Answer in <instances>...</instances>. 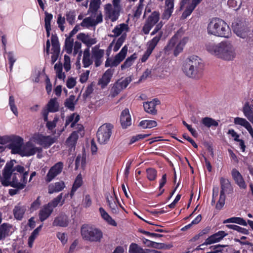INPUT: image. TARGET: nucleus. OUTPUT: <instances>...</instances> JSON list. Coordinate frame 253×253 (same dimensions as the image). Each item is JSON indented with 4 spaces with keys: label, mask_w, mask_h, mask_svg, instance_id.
<instances>
[{
    "label": "nucleus",
    "mask_w": 253,
    "mask_h": 253,
    "mask_svg": "<svg viewBox=\"0 0 253 253\" xmlns=\"http://www.w3.org/2000/svg\"><path fill=\"white\" fill-rule=\"evenodd\" d=\"M76 115L77 114L76 113H73L70 116L67 117L64 126L59 130V135L61 134L65 130L67 126L74 120Z\"/></svg>",
    "instance_id": "bf43d9fd"
},
{
    "label": "nucleus",
    "mask_w": 253,
    "mask_h": 253,
    "mask_svg": "<svg viewBox=\"0 0 253 253\" xmlns=\"http://www.w3.org/2000/svg\"><path fill=\"white\" fill-rule=\"evenodd\" d=\"M107 202L108 203V206L109 208L111 209V211L113 213L117 214L119 213V208L117 205L116 202H117L120 207H121L123 209H124V208L122 206L121 204L119 201V199L116 197V201H114V202H111L108 197L107 198Z\"/></svg>",
    "instance_id": "a19ab883"
},
{
    "label": "nucleus",
    "mask_w": 253,
    "mask_h": 253,
    "mask_svg": "<svg viewBox=\"0 0 253 253\" xmlns=\"http://www.w3.org/2000/svg\"><path fill=\"white\" fill-rule=\"evenodd\" d=\"M207 32L209 35L216 37L229 38L231 35L228 25L219 18H212L208 24Z\"/></svg>",
    "instance_id": "7ed1b4c3"
},
{
    "label": "nucleus",
    "mask_w": 253,
    "mask_h": 253,
    "mask_svg": "<svg viewBox=\"0 0 253 253\" xmlns=\"http://www.w3.org/2000/svg\"><path fill=\"white\" fill-rule=\"evenodd\" d=\"M120 122L123 128H126L131 125V117L127 108H126L122 112L120 116Z\"/></svg>",
    "instance_id": "a211bd4d"
},
{
    "label": "nucleus",
    "mask_w": 253,
    "mask_h": 253,
    "mask_svg": "<svg viewBox=\"0 0 253 253\" xmlns=\"http://www.w3.org/2000/svg\"><path fill=\"white\" fill-rule=\"evenodd\" d=\"M157 123L154 120H143L139 123V126L143 128H151L156 126Z\"/></svg>",
    "instance_id": "a18cd8bd"
},
{
    "label": "nucleus",
    "mask_w": 253,
    "mask_h": 253,
    "mask_svg": "<svg viewBox=\"0 0 253 253\" xmlns=\"http://www.w3.org/2000/svg\"><path fill=\"white\" fill-rule=\"evenodd\" d=\"M227 235L228 234L224 231H219L209 237L205 240V244L206 245H211L213 243L218 242Z\"/></svg>",
    "instance_id": "dca6fc26"
},
{
    "label": "nucleus",
    "mask_w": 253,
    "mask_h": 253,
    "mask_svg": "<svg viewBox=\"0 0 253 253\" xmlns=\"http://www.w3.org/2000/svg\"><path fill=\"white\" fill-rule=\"evenodd\" d=\"M113 126L110 124H105L100 126L97 131L98 142L101 144H106L112 133Z\"/></svg>",
    "instance_id": "39448f33"
},
{
    "label": "nucleus",
    "mask_w": 253,
    "mask_h": 253,
    "mask_svg": "<svg viewBox=\"0 0 253 253\" xmlns=\"http://www.w3.org/2000/svg\"><path fill=\"white\" fill-rule=\"evenodd\" d=\"M114 72V70L110 68L107 69L103 74L102 78L99 80V84L101 85L102 88H104L108 84L113 77Z\"/></svg>",
    "instance_id": "5701e85b"
},
{
    "label": "nucleus",
    "mask_w": 253,
    "mask_h": 253,
    "mask_svg": "<svg viewBox=\"0 0 253 253\" xmlns=\"http://www.w3.org/2000/svg\"><path fill=\"white\" fill-rule=\"evenodd\" d=\"M53 211L45 204L40 211L39 216L41 221L43 222L46 220L52 213Z\"/></svg>",
    "instance_id": "393cba45"
},
{
    "label": "nucleus",
    "mask_w": 253,
    "mask_h": 253,
    "mask_svg": "<svg viewBox=\"0 0 253 253\" xmlns=\"http://www.w3.org/2000/svg\"><path fill=\"white\" fill-rule=\"evenodd\" d=\"M150 135V134H138L135 136H133L130 140L129 143V145H131L135 142L140 140L143 139L146 137H147Z\"/></svg>",
    "instance_id": "052dcab7"
},
{
    "label": "nucleus",
    "mask_w": 253,
    "mask_h": 253,
    "mask_svg": "<svg viewBox=\"0 0 253 253\" xmlns=\"http://www.w3.org/2000/svg\"><path fill=\"white\" fill-rule=\"evenodd\" d=\"M202 123L208 127H210L211 126L216 127L218 126L217 122H216L214 119L209 117L203 118Z\"/></svg>",
    "instance_id": "49530a36"
},
{
    "label": "nucleus",
    "mask_w": 253,
    "mask_h": 253,
    "mask_svg": "<svg viewBox=\"0 0 253 253\" xmlns=\"http://www.w3.org/2000/svg\"><path fill=\"white\" fill-rule=\"evenodd\" d=\"M188 41V37H184L180 41L179 43L176 45L173 54L175 56H177L183 49V47Z\"/></svg>",
    "instance_id": "e433bc0d"
},
{
    "label": "nucleus",
    "mask_w": 253,
    "mask_h": 253,
    "mask_svg": "<svg viewBox=\"0 0 253 253\" xmlns=\"http://www.w3.org/2000/svg\"><path fill=\"white\" fill-rule=\"evenodd\" d=\"M59 120V117L56 115L52 121H48L46 123V127L48 130L52 131L56 126V124Z\"/></svg>",
    "instance_id": "13d9d810"
},
{
    "label": "nucleus",
    "mask_w": 253,
    "mask_h": 253,
    "mask_svg": "<svg viewBox=\"0 0 253 253\" xmlns=\"http://www.w3.org/2000/svg\"><path fill=\"white\" fill-rule=\"evenodd\" d=\"M225 195L220 193L219 199L215 206L217 210H220L223 207L225 204Z\"/></svg>",
    "instance_id": "e2e57ef3"
},
{
    "label": "nucleus",
    "mask_w": 253,
    "mask_h": 253,
    "mask_svg": "<svg viewBox=\"0 0 253 253\" xmlns=\"http://www.w3.org/2000/svg\"><path fill=\"white\" fill-rule=\"evenodd\" d=\"M220 183L221 186L220 194L225 195L226 193H228L232 189L231 184L228 179L224 177H221L220 179Z\"/></svg>",
    "instance_id": "a878e982"
},
{
    "label": "nucleus",
    "mask_w": 253,
    "mask_h": 253,
    "mask_svg": "<svg viewBox=\"0 0 253 253\" xmlns=\"http://www.w3.org/2000/svg\"><path fill=\"white\" fill-rule=\"evenodd\" d=\"M99 211L100 213L101 217L105 220L109 225L113 226H116L117 224L109 214L105 211V210L102 207L99 209Z\"/></svg>",
    "instance_id": "2f4dec72"
},
{
    "label": "nucleus",
    "mask_w": 253,
    "mask_h": 253,
    "mask_svg": "<svg viewBox=\"0 0 253 253\" xmlns=\"http://www.w3.org/2000/svg\"><path fill=\"white\" fill-rule=\"evenodd\" d=\"M26 209L25 206L18 204L15 206L13 212L14 217L19 220H22Z\"/></svg>",
    "instance_id": "cd10ccee"
},
{
    "label": "nucleus",
    "mask_w": 253,
    "mask_h": 253,
    "mask_svg": "<svg viewBox=\"0 0 253 253\" xmlns=\"http://www.w3.org/2000/svg\"><path fill=\"white\" fill-rule=\"evenodd\" d=\"M21 174L17 172H14L11 175L12 180H8L7 186H10L13 188H17L18 189H23L25 187L24 183H21L19 181Z\"/></svg>",
    "instance_id": "4be33fe9"
},
{
    "label": "nucleus",
    "mask_w": 253,
    "mask_h": 253,
    "mask_svg": "<svg viewBox=\"0 0 253 253\" xmlns=\"http://www.w3.org/2000/svg\"><path fill=\"white\" fill-rule=\"evenodd\" d=\"M227 223H234L243 226L247 225L246 220L240 217H232L224 220L223 222L224 224Z\"/></svg>",
    "instance_id": "58836bf2"
},
{
    "label": "nucleus",
    "mask_w": 253,
    "mask_h": 253,
    "mask_svg": "<svg viewBox=\"0 0 253 253\" xmlns=\"http://www.w3.org/2000/svg\"><path fill=\"white\" fill-rule=\"evenodd\" d=\"M77 38L78 40L82 41L86 45L87 48H89L91 45L97 42V40L96 38H91L88 34H85L84 33H79L77 35Z\"/></svg>",
    "instance_id": "aec40b11"
},
{
    "label": "nucleus",
    "mask_w": 253,
    "mask_h": 253,
    "mask_svg": "<svg viewBox=\"0 0 253 253\" xmlns=\"http://www.w3.org/2000/svg\"><path fill=\"white\" fill-rule=\"evenodd\" d=\"M196 6L197 5L191 2V3L187 6L183 12L181 16V19H185L187 17L190 16Z\"/></svg>",
    "instance_id": "79ce46f5"
},
{
    "label": "nucleus",
    "mask_w": 253,
    "mask_h": 253,
    "mask_svg": "<svg viewBox=\"0 0 253 253\" xmlns=\"http://www.w3.org/2000/svg\"><path fill=\"white\" fill-rule=\"evenodd\" d=\"M129 253H154L150 249H143L136 243H131L129 247Z\"/></svg>",
    "instance_id": "b1692460"
},
{
    "label": "nucleus",
    "mask_w": 253,
    "mask_h": 253,
    "mask_svg": "<svg viewBox=\"0 0 253 253\" xmlns=\"http://www.w3.org/2000/svg\"><path fill=\"white\" fill-rule=\"evenodd\" d=\"M136 58L137 55L135 53L132 54L130 56L127 57L125 60V61L124 62V63L122 64L121 69L124 70L126 68L130 67L132 65L134 61L136 59Z\"/></svg>",
    "instance_id": "c03bdc74"
},
{
    "label": "nucleus",
    "mask_w": 253,
    "mask_h": 253,
    "mask_svg": "<svg viewBox=\"0 0 253 253\" xmlns=\"http://www.w3.org/2000/svg\"><path fill=\"white\" fill-rule=\"evenodd\" d=\"M100 44H97L91 49V58L94 62L96 67H99L102 63L104 50L100 49Z\"/></svg>",
    "instance_id": "f8f14e48"
},
{
    "label": "nucleus",
    "mask_w": 253,
    "mask_h": 253,
    "mask_svg": "<svg viewBox=\"0 0 253 253\" xmlns=\"http://www.w3.org/2000/svg\"><path fill=\"white\" fill-rule=\"evenodd\" d=\"M79 135L78 132L73 131L66 140V143L68 146L73 147L75 146L78 140Z\"/></svg>",
    "instance_id": "37998d69"
},
{
    "label": "nucleus",
    "mask_w": 253,
    "mask_h": 253,
    "mask_svg": "<svg viewBox=\"0 0 253 253\" xmlns=\"http://www.w3.org/2000/svg\"><path fill=\"white\" fill-rule=\"evenodd\" d=\"M234 123L235 125H240L246 128L250 124L245 119L240 117L234 118Z\"/></svg>",
    "instance_id": "4d7b16f0"
},
{
    "label": "nucleus",
    "mask_w": 253,
    "mask_h": 253,
    "mask_svg": "<svg viewBox=\"0 0 253 253\" xmlns=\"http://www.w3.org/2000/svg\"><path fill=\"white\" fill-rule=\"evenodd\" d=\"M66 20L67 22L71 25H73L75 23L76 13L74 10L68 11L66 14Z\"/></svg>",
    "instance_id": "680f3d73"
},
{
    "label": "nucleus",
    "mask_w": 253,
    "mask_h": 253,
    "mask_svg": "<svg viewBox=\"0 0 253 253\" xmlns=\"http://www.w3.org/2000/svg\"><path fill=\"white\" fill-rule=\"evenodd\" d=\"M31 140L44 148H49L55 142L54 138L51 136H45L40 133H34L32 137Z\"/></svg>",
    "instance_id": "423d86ee"
},
{
    "label": "nucleus",
    "mask_w": 253,
    "mask_h": 253,
    "mask_svg": "<svg viewBox=\"0 0 253 253\" xmlns=\"http://www.w3.org/2000/svg\"><path fill=\"white\" fill-rule=\"evenodd\" d=\"M160 19V13L154 11L147 18L142 31L145 35H148L152 28L158 23Z\"/></svg>",
    "instance_id": "6e6552de"
},
{
    "label": "nucleus",
    "mask_w": 253,
    "mask_h": 253,
    "mask_svg": "<svg viewBox=\"0 0 253 253\" xmlns=\"http://www.w3.org/2000/svg\"><path fill=\"white\" fill-rule=\"evenodd\" d=\"M123 90L122 87L120 85V80L117 81L111 89V94L112 97H115L118 95Z\"/></svg>",
    "instance_id": "8fccbe9b"
},
{
    "label": "nucleus",
    "mask_w": 253,
    "mask_h": 253,
    "mask_svg": "<svg viewBox=\"0 0 253 253\" xmlns=\"http://www.w3.org/2000/svg\"><path fill=\"white\" fill-rule=\"evenodd\" d=\"M162 1L164 0H158ZM174 10V0H166L165 8L162 14L163 19L168 20L171 16Z\"/></svg>",
    "instance_id": "f3484780"
},
{
    "label": "nucleus",
    "mask_w": 253,
    "mask_h": 253,
    "mask_svg": "<svg viewBox=\"0 0 253 253\" xmlns=\"http://www.w3.org/2000/svg\"><path fill=\"white\" fill-rule=\"evenodd\" d=\"M23 139L19 136L13 135L10 138L8 148L11 149L12 154H21Z\"/></svg>",
    "instance_id": "1a4fd4ad"
},
{
    "label": "nucleus",
    "mask_w": 253,
    "mask_h": 253,
    "mask_svg": "<svg viewBox=\"0 0 253 253\" xmlns=\"http://www.w3.org/2000/svg\"><path fill=\"white\" fill-rule=\"evenodd\" d=\"M68 220L64 216H58L55 218L52 225L53 226L66 227L68 226Z\"/></svg>",
    "instance_id": "72a5a7b5"
},
{
    "label": "nucleus",
    "mask_w": 253,
    "mask_h": 253,
    "mask_svg": "<svg viewBox=\"0 0 253 253\" xmlns=\"http://www.w3.org/2000/svg\"><path fill=\"white\" fill-rule=\"evenodd\" d=\"M83 64L84 68H87L93 63V60L90 57V49L89 48H85L83 53Z\"/></svg>",
    "instance_id": "c756f323"
},
{
    "label": "nucleus",
    "mask_w": 253,
    "mask_h": 253,
    "mask_svg": "<svg viewBox=\"0 0 253 253\" xmlns=\"http://www.w3.org/2000/svg\"><path fill=\"white\" fill-rule=\"evenodd\" d=\"M64 167L62 162H59L51 167L48 170L45 180L47 183L51 182L56 176L61 173Z\"/></svg>",
    "instance_id": "9d476101"
},
{
    "label": "nucleus",
    "mask_w": 253,
    "mask_h": 253,
    "mask_svg": "<svg viewBox=\"0 0 253 253\" xmlns=\"http://www.w3.org/2000/svg\"><path fill=\"white\" fill-rule=\"evenodd\" d=\"M42 151V148L34 147L31 143L28 142L22 149L20 155L22 156L29 157L35 155L37 152L41 153Z\"/></svg>",
    "instance_id": "2eb2a0df"
},
{
    "label": "nucleus",
    "mask_w": 253,
    "mask_h": 253,
    "mask_svg": "<svg viewBox=\"0 0 253 253\" xmlns=\"http://www.w3.org/2000/svg\"><path fill=\"white\" fill-rule=\"evenodd\" d=\"M128 29V25L122 23L119 25L116 26L113 30L112 32L115 34V37L120 36L125 30H127Z\"/></svg>",
    "instance_id": "de8ad7c7"
},
{
    "label": "nucleus",
    "mask_w": 253,
    "mask_h": 253,
    "mask_svg": "<svg viewBox=\"0 0 253 253\" xmlns=\"http://www.w3.org/2000/svg\"><path fill=\"white\" fill-rule=\"evenodd\" d=\"M7 59L9 64L10 71L12 70L13 65L16 61V59L14 57V54L12 52H8L7 53Z\"/></svg>",
    "instance_id": "338daca9"
},
{
    "label": "nucleus",
    "mask_w": 253,
    "mask_h": 253,
    "mask_svg": "<svg viewBox=\"0 0 253 253\" xmlns=\"http://www.w3.org/2000/svg\"><path fill=\"white\" fill-rule=\"evenodd\" d=\"M51 42L52 44V54L51 57V62L53 64L57 60L60 51V47L58 37L56 35L52 34L51 37Z\"/></svg>",
    "instance_id": "4468645a"
},
{
    "label": "nucleus",
    "mask_w": 253,
    "mask_h": 253,
    "mask_svg": "<svg viewBox=\"0 0 253 253\" xmlns=\"http://www.w3.org/2000/svg\"><path fill=\"white\" fill-rule=\"evenodd\" d=\"M147 178L149 180L154 181L157 176V171L154 168H149L146 169Z\"/></svg>",
    "instance_id": "3c124183"
},
{
    "label": "nucleus",
    "mask_w": 253,
    "mask_h": 253,
    "mask_svg": "<svg viewBox=\"0 0 253 253\" xmlns=\"http://www.w3.org/2000/svg\"><path fill=\"white\" fill-rule=\"evenodd\" d=\"M226 227L227 228H228V229H233L234 230L238 231L239 233H241L245 235H249V232L248 230H247L244 228H242L238 225H234V224H227L226 225Z\"/></svg>",
    "instance_id": "603ef678"
},
{
    "label": "nucleus",
    "mask_w": 253,
    "mask_h": 253,
    "mask_svg": "<svg viewBox=\"0 0 253 253\" xmlns=\"http://www.w3.org/2000/svg\"><path fill=\"white\" fill-rule=\"evenodd\" d=\"M126 39V34H122L120 37L118 38V39L116 43L115 44V46L113 48V50L115 52H116L118 51V50L120 49V48L122 45L123 43L125 42V40Z\"/></svg>",
    "instance_id": "6e6d98bb"
},
{
    "label": "nucleus",
    "mask_w": 253,
    "mask_h": 253,
    "mask_svg": "<svg viewBox=\"0 0 253 253\" xmlns=\"http://www.w3.org/2000/svg\"><path fill=\"white\" fill-rule=\"evenodd\" d=\"M65 187V183L63 181L56 182L54 184H50L48 186V193L52 194L53 193L61 191Z\"/></svg>",
    "instance_id": "c85d7f7f"
},
{
    "label": "nucleus",
    "mask_w": 253,
    "mask_h": 253,
    "mask_svg": "<svg viewBox=\"0 0 253 253\" xmlns=\"http://www.w3.org/2000/svg\"><path fill=\"white\" fill-rule=\"evenodd\" d=\"M160 104V101L157 98L154 99L151 101L145 102L143 104L144 110L149 114L156 115L157 112L156 106Z\"/></svg>",
    "instance_id": "6ab92c4d"
},
{
    "label": "nucleus",
    "mask_w": 253,
    "mask_h": 253,
    "mask_svg": "<svg viewBox=\"0 0 253 253\" xmlns=\"http://www.w3.org/2000/svg\"><path fill=\"white\" fill-rule=\"evenodd\" d=\"M82 27H89L93 26L94 25V19H91L90 17H86L83 19L82 22L81 23Z\"/></svg>",
    "instance_id": "0e129e2a"
},
{
    "label": "nucleus",
    "mask_w": 253,
    "mask_h": 253,
    "mask_svg": "<svg viewBox=\"0 0 253 253\" xmlns=\"http://www.w3.org/2000/svg\"><path fill=\"white\" fill-rule=\"evenodd\" d=\"M127 46L125 45L121 51L115 56L114 59L107 58L105 62V66L108 67H117L118 66L125 58L127 54Z\"/></svg>",
    "instance_id": "0eeeda50"
},
{
    "label": "nucleus",
    "mask_w": 253,
    "mask_h": 253,
    "mask_svg": "<svg viewBox=\"0 0 253 253\" xmlns=\"http://www.w3.org/2000/svg\"><path fill=\"white\" fill-rule=\"evenodd\" d=\"M47 110L49 112H56L59 110V103L56 98L50 99L47 104Z\"/></svg>",
    "instance_id": "ea45409f"
},
{
    "label": "nucleus",
    "mask_w": 253,
    "mask_h": 253,
    "mask_svg": "<svg viewBox=\"0 0 253 253\" xmlns=\"http://www.w3.org/2000/svg\"><path fill=\"white\" fill-rule=\"evenodd\" d=\"M94 85V84L93 83H91L90 84L88 85L86 88V90L83 94V98L84 99H86L92 93L93 91Z\"/></svg>",
    "instance_id": "69168bd1"
},
{
    "label": "nucleus",
    "mask_w": 253,
    "mask_h": 253,
    "mask_svg": "<svg viewBox=\"0 0 253 253\" xmlns=\"http://www.w3.org/2000/svg\"><path fill=\"white\" fill-rule=\"evenodd\" d=\"M10 227L11 226L6 223H4L0 226V240H3L8 236Z\"/></svg>",
    "instance_id": "4c0bfd02"
},
{
    "label": "nucleus",
    "mask_w": 253,
    "mask_h": 253,
    "mask_svg": "<svg viewBox=\"0 0 253 253\" xmlns=\"http://www.w3.org/2000/svg\"><path fill=\"white\" fill-rule=\"evenodd\" d=\"M163 34V32L161 31L159 33L158 35L156 36L152 40L149 41L147 43L148 46L147 49L153 52V50L160 41Z\"/></svg>",
    "instance_id": "7c9ffc66"
},
{
    "label": "nucleus",
    "mask_w": 253,
    "mask_h": 253,
    "mask_svg": "<svg viewBox=\"0 0 253 253\" xmlns=\"http://www.w3.org/2000/svg\"><path fill=\"white\" fill-rule=\"evenodd\" d=\"M78 101V99L75 100V96L71 95L67 98L64 102V105L66 107L73 111L75 110V106Z\"/></svg>",
    "instance_id": "c9c22d12"
},
{
    "label": "nucleus",
    "mask_w": 253,
    "mask_h": 253,
    "mask_svg": "<svg viewBox=\"0 0 253 253\" xmlns=\"http://www.w3.org/2000/svg\"><path fill=\"white\" fill-rule=\"evenodd\" d=\"M62 195L63 193H60L46 205L53 211V209L58 206L60 202H61L60 206H62L64 204L65 200L63 199L61 201Z\"/></svg>",
    "instance_id": "473e14b6"
},
{
    "label": "nucleus",
    "mask_w": 253,
    "mask_h": 253,
    "mask_svg": "<svg viewBox=\"0 0 253 253\" xmlns=\"http://www.w3.org/2000/svg\"><path fill=\"white\" fill-rule=\"evenodd\" d=\"M231 174L236 183L240 188L246 189L247 185L245 181L239 171L236 169H233L231 171Z\"/></svg>",
    "instance_id": "412c9836"
},
{
    "label": "nucleus",
    "mask_w": 253,
    "mask_h": 253,
    "mask_svg": "<svg viewBox=\"0 0 253 253\" xmlns=\"http://www.w3.org/2000/svg\"><path fill=\"white\" fill-rule=\"evenodd\" d=\"M13 161L11 160L6 163L3 169L2 170V178L1 179V184L5 187H7L8 180H10L11 175L14 173L13 166Z\"/></svg>",
    "instance_id": "9b49d317"
},
{
    "label": "nucleus",
    "mask_w": 253,
    "mask_h": 253,
    "mask_svg": "<svg viewBox=\"0 0 253 253\" xmlns=\"http://www.w3.org/2000/svg\"><path fill=\"white\" fill-rule=\"evenodd\" d=\"M44 14V27H51V21L53 18V15L52 14L49 13L47 11H45Z\"/></svg>",
    "instance_id": "774afa93"
},
{
    "label": "nucleus",
    "mask_w": 253,
    "mask_h": 253,
    "mask_svg": "<svg viewBox=\"0 0 253 253\" xmlns=\"http://www.w3.org/2000/svg\"><path fill=\"white\" fill-rule=\"evenodd\" d=\"M207 50L211 54L225 60H231L235 57L234 48L229 42H221L217 44L209 43Z\"/></svg>",
    "instance_id": "f257e3e1"
},
{
    "label": "nucleus",
    "mask_w": 253,
    "mask_h": 253,
    "mask_svg": "<svg viewBox=\"0 0 253 253\" xmlns=\"http://www.w3.org/2000/svg\"><path fill=\"white\" fill-rule=\"evenodd\" d=\"M81 234L84 240L92 243H99L103 237L102 231L91 224H83L81 228Z\"/></svg>",
    "instance_id": "20e7f679"
},
{
    "label": "nucleus",
    "mask_w": 253,
    "mask_h": 253,
    "mask_svg": "<svg viewBox=\"0 0 253 253\" xmlns=\"http://www.w3.org/2000/svg\"><path fill=\"white\" fill-rule=\"evenodd\" d=\"M244 115L248 119V120L253 123V109L249 103L247 102L245 103L243 110Z\"/></svg>",
    "instance_id": "f704fd0d"
},
{
    "label": "nucleus",
    "mask_w": 253,
    "mask_h": 253,
    "mask_svg": "<svg viewBox=\"0 0 253 253\" xmlns=\"http://www.w3.org/2000/svg\"><path fill=\"white\" fill-rule=\"evenodd\" d=\"M204 69V64L198 56L192 55L186 61L183 71L190 78L198 79L201 77Z\"/></svg>",
    "instance_id": "f03ea898"
},
{
    "label": "nucleus",
    "mask_w": 253,
    "mask_h": 253,
    "mask_svg": "<svg viewBox=\"0 0 253 253\" xmlns=\"http://www.w3.org/2000/svg\"><path fill=\"white\" fill-rule=\"evenodd\" d=\"M100 0H92L90 1L88 12L96 14L100 5Z\"/></svg>",
    "instance_id": "09e8293b"
},
{
    "label": "nucleus",
    "mask_w": 253,
    "mask_h": 253,
    "mask_svg": "<svg viewBox=\"0 0 253 253\" xmlns=\"http://www.w3.org/2000/svg\"><path fill=\"white\" fill-rule=\"evenodd\" d=\"M83 184V181L82 176V174L80 173L77 176V177L74 182V183L73 184V186H72V189H71V192L70 193V196L71 198H73L76 191L77 190V189L79 188H80V187L82 186Z\"/></svg>",
    "instance_id": "bb28decb"
},
{
    "label": "nucleus",
    "mask_w": 253,
    "mask_h": 253,
    "mask_svg": "<svg viewBox=\"0 0 253 253\" xmlns=\"http://www.w3.org/2000/svg\"><path fill=\"white\" fill-rule=\"evenodd\" d=\"M74 40L70 37H67L65 42V49L68 54L72 52Z\"/></svg>",
    "instance_id": "864d4df0"
},
{
    "label": "nucleus",
    "mask_w": 253,
    "mask_h": 253,
    "mask_svg": "<svg viewBox=\"0 0 253 253\" xmlns=\"http://www.w3.org/2000/svg\"><path fill=\"white\" fill-rule=\"evenodd\" d=\"M177 42V37L174 35L171 38V39L169 41L168 44L165 46V50L167 52L173 49Z\"/></svg>",
    "instance_id": "5fc2aeb1"
},
{
    "label": "nucleus",
    "mask_w": 253,
    "mask_h": 253,
    "mask_svg": "<svg viewBox=\"0 0 253 253\" xmlns=\"http://www.w3.org/2000/svg\"><path fill=\"white\" fill-rule=\"evenodd\" d=\"M232 27L234 32L239 37L245 39L248 36L249 30L246 23L241 21L233 23Z\"/></svg>",
    "instance_id": "ddd939ff"
}]
</instances>
